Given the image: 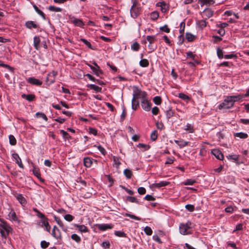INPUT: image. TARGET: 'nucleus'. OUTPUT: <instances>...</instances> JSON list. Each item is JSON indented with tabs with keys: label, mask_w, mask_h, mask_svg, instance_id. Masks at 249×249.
I'll list each match as a JSON object with an SVG mask.
<instances>
[{
	"label": "nucleus",
	"mask_w": 249,
	"mask_h": 249,
	"mask_svg": "<svg viewBox=\"0 0 249 249\" xmlns=\"http://www.w3.org/2000/svg\"><path fill=\"white\" fill-rule=\"evenodd\" d=\"M0 233L2 237L6 238L12 231V228L2 218H0Z\"/></svg>",
	"instance_id": "1"
},
{
	"label": "nucleus",
	"mask_w": 249,
	"mask_h": 249,
	"mask_svg": "<svg viewBox=\"0 0 249 249\" xmlns=\"http://www.w3.org/2000/svg\"><path fill=\"white\" fill-rule=\"evenodd\" d=\"M133 5L130 9V15L131 17L136 18L140 14L141 8L140 7L137 6L138 2L136 0H132Z\"/></svg>",
	"instance_id": "2"
},
{
	"label": "nucleus",
	"mask_w": 249,
	"mask_h": 249,
	"mask_svg": "<svg viewBox=\"0 0 249 249\" xmlns=\"http://www.w3.org/2000/svg\"><path fill=\"white\" fill-rule=\"evenodd\" d=\"M147 94L146 92L142 91L137 87L136 89L133 91V101H135L136 99H141L142 100L147 98Z\"/></svg>",
	"instance_id": "3"
},
{
	"label": "nucleus",
	"mask_w": 249,
	"mask_h": 249,
	"mask_svg": "<svg viewBox=\"0 0 249 249\" xmlns=\"http://www.w3.org/2000/svg\"><path fill=\"white\" fill-rule=\"evenodd\" d=\"M191 222L188 221L186 223H180L179 227V232L183 235L190 234L189 230L191 228Z\"/></svg>",
	"instance_id": "4"
},
{
	"label": "nucleus",
	"mask_w": 249,
	"mask_h": 249,
	"mask_svg": "<svg viewBox=\"0 0 249 249\" xmlns=\"http://www.w3.org/2000/svg\"><path fill=\"white\" fill-rule=\"evenodd\" d=\"M233 105L234 104L232 101L229 98V96H228L226 97L224 101L218 105V107L219 109H229L232 107Z\"/></svg>",
	"instance_id": "5"
},
{
	"label": "nucleus",
	"mask_w": 249,
	"mask_h": 249,
	"mask_svg": "<svg viewBox=\"0 0 249 249\" xmlns=\"http://www.w3.org/2000/svg\"><path fill=\"white\" fill-rule=\"evenodd\" d=\"M57 74V71H53L47 74L46 82L48 83L49 85H50L55 82V77Z\"/></svg>",
	"instance_id": "6"
},
{
	"label": "nucleus",
	"mask_w": 249,
	"mask_h": 249,
	"mask_svg": "<svg viewBox=\"0 0 249 249\" xmlns=\"http://www.w3.org/2000/svg\"><path fill=\"white\" fill-rule=\"evenodd\" d=\"M26 81L28 83L36 86H41L42 84V82L41 80L34 77H29Z\"/></svg>",
	"instance_id": "7"
},
{
	"label": "nucleus",
	"mask_w": 249,
	"mask_h": 249,
	"mask_svg": "<svg viewBox=\"0 0 249 249\" xmlns=\"http://www.w3.org/2000/svg\"><path fill=\"white\" fill-rule=\"evenodd\" d=\"M151 103L148 100L147 98L141 101V106L143 110L149 111L151 109Z\"/></svg>",
	"instance_id": "8"
},
{
	"label": "nucleus",
	"mask_w": 249,
	"mask_h": 249,
	"mask_svg": "<svg viewBox=\"0 0 249 249\" xmlns=\"http://www.w3.org/2000/svg\"><path fill=\"white\" fill-rule=\"evenodd\" d=\"M52 235L53 237L56 238V239H61V234L60 230L58 228L54 226L53 227V230L52 231Z\"/></svg>",
	"instance_id": "9"
},
{
	"label": "nucleus",
	"mask_w": 249,
	"mask_h": 249,
	"mask_svg": "<svg viewBox=\"0 0 249 249\" xmlns=\"http://www.w3.org/2000/svg\"><path fill=\"white\" fill-rule=\"evenodd\" d=\"M113 226L111 224H101L97 225V228L101 231H105L108 229H111L113 228Z\"/></svg>",
	"instance_id": "10"
},
{
	"label": "nucleus",
	"mask_w": 249,
	"mask_h": 249,
	"mask_svg": "<svg viewBox=\"0 0 249 249\" xmlns=\"http://www.w3.org/2000/svg\"><path fill=\"white\" fill-rule=\"evenodd\" d=\"M211 153L213 155L215 158L219 160H223L224 159V156L222 152L218 149H214L211 151Z\"/></svg>",
	"instance_id": "11"
},
{
	"label": "nucleus",
	"mask_w": 249,
	"mask_h": 249,
	"mask_svg": "<svg viewBox=\"0 0 249 249\" xmlns=\"http://www.w3.org/2000/svg\"><path fill=\"white\" fill-rule=\"evenodd\" d=\"M229 98L231 99L233 104L235 102L242 101L243 99V94H239L237 95L229 96Z\"/></svg>",
	"instance_id": "12"
},
{
	"label": "nucleus",
	"mask_w": 249,
	"mask_h": 249,
	"mask_svg": "<svg viewBox=\"0 0 249 249\" xmlns=\"http://www.w3.org/2000/svg\"><path fill=\"white\" fill-rule=\"evenodd\" d=\"M74 227L78 229V230L81 233H86L89 231V230L88 227L85 226L84 225H78L75 224H74Z\"/></svg>",
	"instance_id": "13"
},
{
	"label": "nucleus",
	"mask_w": 249,
	"mask_h": 249,
	"mask_svg": "<svg viewBox=\"0 0 249 249\" xmlns=\"http://www.w3.org/2000/svg\"><path fill=\"white\" fill-rule=\"evenodd\" d=\"M96 160L89 157H86L84 159V164L86 167H90L93 163V161Z\"/></svg>",
	"instance_id": "14"
},
{
	"label": "nucleus",
	"mask_w": 249,
	"mask_h": 249,
	"mask_svg": "<svg viewBox=\"0 0 249 249\" xmlns=\"http://www.w3.org/2000/svg\"><path fill=\"white\" fill-rule=\"evenodd\" d=\"M12 157L16 160V163L18 164L19 167L23 168V165L22 163L21 159L17 153H13L12 154Z\"/></svg>",
	"instance_id": "15"
},
{
	"label": "nucleus",
	"mask_w": 249,
	"mask_h": 249,
	"mask_svg": "<svg viewBox=\"0 0 249 249\" xmlns=\"http://www.w3.org/2000/svg\"><path fill=\"white\" fill-rule=\"evenodd\" d=\"M87 65L90 68V69L92 71L94 72V73L97 76H99L100 74H103V72L102 70H101L100 69V68H99V71H98V69H97V67H94L89 64H87Z\"/></svg>",
	"instance_id": "16"
},
{
	"label": "nucleus",
	"mask_w": 249,
	"mask_h": 249,
	"mask_svg": "<svg viewBox=\"0 0 249 249\" xmlns=\"http://www.w3.org/2000/svg\"><path fill=\"white\" fill-rule=\"evenodd\" d=\"M25 26L27 28L30 29L37 28L38 26V25L33 21H28L26 22Z\"/></svg>",
	"instance_id": "17"
},
{
	"label": "nucleus",
	"mask_w": 249,
	"mask_h": 249,
	"mask_svg": "<svg viewBox=\"0 0 249 249\" xmlns=\"http://www.w3.org/2000/svg\"><path fill=\"white\" fill-rule=\"evenodd\" d=\"M21 97L23 99H25L29 102H31L35 99L36 96L34 94H26L23 93L21 95Z\"/></svg>",
	"instance_id": "18"
},
{
	"label": "nucleus",
	"mask_w": 249,
	"mask_h": 249,
	"mask_svg": "<svg viewBox=\"0 0 249 249\" xmlns=\"http://www.w3.org/2000/svg\"><path fill=\"white\" fill-rule=\"evenodd\" d=\"M40 42V39L39 36H35L34 37V46L35 49L37 50L40 48L39 44Z\"/></svg>",
	"instance_id": "19"
},
{
	"label": "nucleus",
	"mask_w": 249,
	"mask_h": 249,
	"mask_svg": "<svg viewBox=\"0 0 249 249\" xmlns=\"http://www.w3.org/2000/svg\"><path fill=\"white\" fill-rule=\"evenodd\" d=\"M175 142L180 148L184 147L188 145L189 142L184 141L183 140H175Z\"/></svg>",
	"instance_id": "20"
},
{
	"label": "nucleus",
	"mask_w": 249,
	"mask_h": 249,
	"mask_svg": "<svg viewBox=\"0 0 249 249\" xmlns=\"http://www.w3.org/2000/svg\"><path fill=\"white\" fill-rule=\"evenodd\" d=\"M71 22L73 23L75 26H78L80 27H82L84 25V23L81 19H77L74 18L73 19L71 20Z\"/></svg>",
	"instance_id": "21"
},
{
	"label": "nucleus",
	"mask_w": 249,
	"mask_h": 249,
	"mask_svg": "<svg viewBox=\"0 0 249 249\" xmlns=\"http://www.w3.org/2000/svg\"><path fill=\"white\" fill-rule=\"evenodd\" d=\"M168 182L161 181L159 183H155L152 184L153 186L155 188H160L162 187L166 186L169 184Z\"/></svg>",
	"instance_id": "22"
},
{
	"label": "nucleus",
	"mask_w": 249,
	"mask_h": 249,
	"mask_svg": "<svg viewBox=\"0 0 249 249\" xmlns=\"http://www.w3.org/2000/svg\"><path fill=\"white\" fill-rule=\"evenodd\" d=\"M157 4L160 6L161 11L163 13L166 12L168 10V6L164 1L159 2Z\"/></svg>",
	"instance_id": "23"
},
{
	"label": "nucleus",
	"mask_w": 249,
	"mask_h": 249,
	"mask_svg": "<svg viewBox=\"0 0 249 249\" xmlns=\"http://www.w3.org/2000/svg\"><path fill=\"white\" fill-rule=\"evenodd\" d=\"M16 198L22 205H24L26 204V200L21 194H17Z\"/></svg>",
	"instance_id": "24"
},
{
	"label": "nucleus",
	"mask_w": 249,
	"mask_h": 249,
	"mask_svg": "<svg viewBox=\"0 0 249 249\" xmlns=\"http://www.w3.org/2000/svg\"><path fill=\"white\" fill-rule=\"evenodd\" d=\"M88 87L91 89L96 91L97 92H101L102 89V88L94 84L89 85H88Z\"/></svg>",
	"instance_id": "25"
},
{
	"label": "nucleus",
	"mask_w": 249,
	"mask_h": 249,
	"mask_svg": "<svg viewBox=\"0 0 249 249\" xmlns=\"http://www.w3.org/2000/svg\"><path fill=\"white\" fill-rule=\"evenodd\" d=\"M47 220H48V219L46 218V219L42 220V221H41L42 225L41 226H42V227L44 226L45 228V230L48 232H50V230H51V226L49 225L48 222L47 221Z\"/></svg>",
	"instance_id": "26"
},
{
	"label": "nucleus",
	"mask_w": 249,
	"mask_h": 249,
	"mask_svg": "<svg viewBox=\"0 0 249 249\" xmlns=\"http://www.w3.org/2000/svg\"><path fill=\"white\" fill-rule=\"evenodd\" d=\"M126 200L131 203H136L139 204H141L142 203L134 196H127L126 197Z\"/></svg>",
	"instance_id": "27"
},
{
	"label": "nucleus",
	"mask_w": 249,
	"mask_h": 249,
	"mask_svg": "<svg viewBox=\"0 0 249 249\" xmlns=\"http://www.w3.org/2000/svg\"><path fill=\"white\" fill-rule=\"evenodd\" d=\"M185 130L188 131L189 133H193L195 132V129L194 128V126L193 124H187L184 127V129Z\"/></svg>",
	"instance_id": "28"
},
{
	"label": "nucleus",
	"mask_w": 249,
	"mask_h": 249,
	"mask_svg": "<svg viewBox=\"0 0 249 249\" xmlns=\"http://www.w3.org/2000/svg\"><path fill=\"white\" fill-rule=\"evenodd\" d=\"M33 211L36 213V216L41 218L42 220L46 219L47 218L45 217V215L41 213L39 211H38L36 208H33Z\"/></svg>",
	"instance_id": "29"
},
{
	"label": "nucleus",
	"mask_w": 249,
	"mask_h": 249,
	"mask_svg": "<svg viewBox=\"0 0 249 249\" xmlns=\"http://www.w3.org/2000/svg\"><path fill=\"white\" fill-rule=\"evenodd\" d=\"M48 9L50 11L55 12H61L62 11V9L60 7H57L53 5L49 6L48 7Z\"/></svg>",
	"instance_id": "30"
},
{
	"label": "nucleus",
	"mask_w": 249,
	"mask_h": 249,
	"mask_svg": "<svg viewBox=\"0 0 249 249\" xmlns=\"http://www.w3.org/2000/svg\"><path fill=\"white\" fill-rule=\"evenodd\" d=\"M235 137H238L240 139H246L248 138V135L247 133L244 132H238L234 133Z\"/></svg>",
	"instance_id": "31"
},
{
	"label": "nucleus",
	"mask_w": 249,
	"mask_h": 249,
	"mask_svg": "<svg viewBox=\"0 0 249 249\" xmlns=\"http://www.w3.org/2000/svg\"><path fill=\"white\" fill-rule=\"evenodd\" d=\"M199 2L201 6L204 4L212 5L214 2L213 0H199Z\"/></svg>",
	"instance_id": "32"
},
{
	"label": "nucleus",
	"mask_w": 249,
	"mask_h": 249,
	"mask_svg": "<svg viewBox=\"0 0 249 249\" xmlns=\"http://www.w3.org/2000/svg\"><path fill=\"white\" fill-rule=\"evenodd\" d=\"M8 216H9L11 220L14 221H18V218L17 216L16 213L14 211H11Z\"/></svg>",
	"instance_id": "33"
},
{
	"label": "nucleus",
	"mask_w": 249,
	"mask_h": 249,
	"mask_svg": "<svg viewBox=\"0 0 249 249\" xmlns=\"http://www.w3.org/2000/svg\"><path fill=\"white\" fill-rule=\"evenodd\" d=\"M166 116L168 120L170 118H171L174 114V112L171 108H169L165 111Z\"/></svg>",
	"instance_id": "34"
},
{
	"label": "nucleus",
	"mask_w": 249,
	"mask_h": 249,
	"mask_svg": "<svg viewBox=\"0 0 249 249\" xmlns=\"http://www.w3.org/2000/svg\"><path fill=\"white\" fill-rule=\"evenodd\" d=\"M185 37H186V39L189 42L193 41L196 38L195 36H194V35H193L190 33H186V35H185Z\"/></svg>",
	"instance_id": "35"
},
{
	"label": "nucleus",
	"mask_w": 249,
	"mask_h": 249,
	"mask_svg": "<svg viewBox=\"0 0 249 249\" xmlns=\"http://www.w3.org/2000/svg\"><path fill=\"white\" fill-rule=\"evenodd\" d=\"M124 174L128 179L131 178L132 176V172L129 169H125L124 171Z\"/></svg>",
	"instance_id": "36"
},
{
	"label": "nucleus",
	"mask_w": 249,
	"mask_h": 249,
	"mask_svg": "<svg viewBox=\"0 0 249 249\" xmlns=\"http://www.w3.org/2000/svg\"><path fill=\"white\" fill-rule=\"evenodd\" d=\"M158 138V131L156 130H154L152 131L150 134V139L152 141H155Z\"/></svg>",
	"instance_id": "37"
},
{
	"label": "nucleus",
	"mask_w": 249,
	"mask_h": 249,
	"mask_svg": "<svg viewBox=\"0 0 249 249\" xmlns=\"http://www.w3.org/2000/svg\"><path fill=\"white\" fill-rule=\"evenodd\" d=\"M0 66L6 68L10 71L14 72V69L13 67L7 64H4L2 61L0 60Z\"/></svg>",
	"instance_id": "38"
},
{
	"label": "nucleus",
	"mask_w": 249,
	"mask_h": 249,
	"mask_svg": "<svg viewBox=\"0 0 249 249\" xmlns=\"http://www.w3.org/2000/svg\"><path fill=\"white\" fill-rule=\"evenodd\" d=\"M203 13L208 18L211 17L213 15V12L209 9H205L203 11Z\"/></svg>",
	"instance_id": "39"
},
{
	"label": "nucleus",
	"mask_w": 249,
	"mask_h": 249,
	"mask_svg": "<svg viewBox=\"0 0 249 249\" xmlns=\"http://www.w3.org/2000/svg\"><path fill=\"white\" fill-rule=\"evenodd\" d=\"M71 238L77 243H79L81 241V237L75 233L72 234L71 235Z\"/></svg>",
	"instance_id": "40"
},
{
	"label": "nucleus",
	"mask_w": 249,
	"mask_h": 249,
	"mask_svg": "<svg viewBox=\"0 0 249 249\" xmlns=\"http://www.w3.org/2000/svg\"><path fill=\"white\" fill-rule=\"evenodd\" d=\"M140 65L142 67H146L149 65V62L146 59H142L140 61Z\"/></svg>",
	"instance_id": "41"
},
{
	"label": "nucleus",
	"mask_w": 249,
	"mask_h": 249,
	"mask_svg": "<svg viewBox=\"0 0 249 249\" xmlns=\"http://www.w3.org/2000/svg\"><path fill=\"white\" fill-rule=\"evenodd\" d=\"M114 234L118 237H126V234L124 231H115Z\"/></svg>",
	"instance_id": "42"
},
{
	"label": "nucleus",
	"mask_w": 249,
	"mask_h": 249,
	"mask_svg": "<svg viewBox=\"0 0 249 249\" xmlns=\"http://www.w3.org/2000/svg\"><path fill=\"white\" fill-rule=\"evenodd\" d=\"M9 143L11 145H15L17 143V140L15 138V137L12 135H10L9 136Z\"/></svg>",
	"instance_id": "43"
},
{
	"label": "nucleus",
	"mask_w": 249,
	"mask_h": 249,
	"mask_svg": "<svg viewBox=\"0 0 249 249\" xmlns=\"http://www.w3.org/2000/svg\"><path fill=\"white\" fill-rule=\"evenodd\" d=\"M146 40L149 42V44L153 43L156 40L155 36H147Z\"/></svg>",
	"instance_id": "44"
},
{
	"label": "nucleus",
	"mask_w": 249,
	"mask_h": 249,
	"mask_svg": "<svg viewBox=\"0 0 249 249\" xmlns=\"http://www.w3.org/2000/svg\"><path fill=\"white\" fill-rule=\"evenodd\" d=\"M131 49L134 51H138L140 49V44L137 42H135L131 45Z\"/></svg>",
	"instance_id": "45"
},
{
	"label": "nucleus",
	"mask_w": 249,
	"mask_h": 249,
	"mask_svg": "<svg viewBox=\"0 0 249 249\" xmlns=\"http://www.w3.org/2000/svg\"><path fill=\"white\" fill-rule=\"evenodd\" d=\"M159 17V13L157 11L152 12L150 14V18L152 20H155L158 19Z\"/></svg>",
	"instance_id": "46"
},
{
	"label": "nucleus",
	"mask_w": 249,
	"mask_h": 249,
	"mask_svg": "<svg viewBox=\"0 0 249 249\" xmlns=\"http://www.w3.org/2000/svg\"><path fill=\"white\" fill-rule=\"evenodd\" d=\"M197 24L199 27L203 29L207 25L206 22L204 20H200L197 22Z\"/></svg>",
	"instance_id": "47"
},
{
	"label": "nucleus",
	"mask_w": 249,
	"mask_h": 249,
	"mask_svg": "<svg viewBox=\"0 0 249 249\" xmlns=\"http://www.w3.org/2000/svg\"><path fill=\"white\" fill-rule=\"evenodd\" d=\"M217 55L219 59H222L224 57V52L220 48H217L216 50Z\"/></svg>",
	"instance_id": "48"
},
{
	"label": "nucleus",
	"mask_w": 249,
	"mask_h": 249,
	"mask_svg": "<svg viewBox=\"0 0 249 249\" xmlns=\"http://www.w3.org/2000/svg\"><path fill=\"white\" fill-rule=\"evenodd\" d=\"M36 116L37 118H40V117H41L45 121H48V118L46 116V115L43 113H42V112H36Z\"/></svg>",
	"instance_id": "49"
},
{
	"label": "nucleus",
	"mask_w": 249,
	"mask_h": 249,
	"mask_svg": "<svg viewBox=\"0 0 249 249\" xmlns=\"http://www.w3.org/2000/svg\"><path fill=\"white\" fill-rule=\"evenodd\" d=\"M153 100L154 103L157 105H159L161 103V98L159 96L154 97Z\"/></svg>",
	"instance_id": "50"
},
{
	"label": "nucleus",
	"mask_w": 249,
	"mask_h": 249,
	"mask_svg": "<svg viewBox=\"0 0 249 249\" xmlns=\"http://www.w3.org/2000/svg\"><path fill=\"white\" fill-rule=\"evenodd\" d=\"M33 172L34 175L35 176H36L37 178H39L40 177L39 169L38 168L34 167Z\"/></svg>",
	"instance_id": "51"
},
{
	"label": "nucleus",
	"mask_w": 249,
	"mask_h": 249,
	"mask_svg": "<svg viewBox=\"0 0 249 249\" xmlns=\"http://www.w3.org/2000/svg\"><path fill=\"white\" fill-rule=\"evenodd\" d=\"M178 97H179V98H180V99H181L184 101H187L190 100L189 97L188 95H187L183 93H179L178 95Z\"/></svg>",
	"instance_id": "52"
},
{
	"label": "nucleus",
	"mask_w": 249,
	"mask_h": 249,
	"mask_svg": "<svg viewBox=\"0 0 249 249\" xmlns=\"http://www.w3.org/2000/svg\"><path fill=\"white\" fill-rule=\"evenodd\" d=\"M139 106V102L138 101H133L132 99V108L136 110L137 107Z\"/></svg>",
	"instance_id": "53"
},
{
	"label": "nucleus",
	"mask_w": 249,
	"mask_h": 249,
	"mask_svg": "<svg viewBox=\"0 0 249 249\" xmlns=\"http://www.w3.org/2000/svg\"><path fill=\"white\" fill-rule=\"evenodd\" d=\"M137 147L140 148H143L144 150H147L150 148V146L143 143H139L137 145Z\"/></svg>",
	"instance_id": "54"
},
{
	"label": "nucleus",
	"mask_w": 249,
	"mask_h": 249,
	"mask_svg": "<svg viewBox=\"0 0 249 249\" xmlns=\"http://www.w3.org/2000/svg\"><path fill=\"white\" fill-rule=\"evenodd\" d=\"M144 231L147 235H151L152 234V230L151 228L148 226H146L144 229Z\"/></svg>",
	"instance_id": "55"
},
{
	"label": "nucleus",
	"mask_w": 249,
	"mask_h": 249,
	"mask_svg": "<svg viewBox=\"0 0 249 249\" xmlns=\"http://www.w3.org/2000/svg\"><path fill=\"white\" fill-rule=\"evenodd\" d=\"M50 245V243L48 242H46L45 240H43L40 243V246L41 248L45 249L47 248Z\"/></svg>",
	"instance_id": "56"
},
{
	"label": "nucleus",
	"mask_w": 249,
	"mask_h": 249,
	"mask_svg": "<svg viewBox=\"0 0 249 249\" xmlns=\"http://www.w3.org/2000/svg\"><path fill=\"white\" fill-rule=\"evenodd\" d=\"M81 41L84 43L87 47H88L89 48L93 50L92 46L90 43L87 40L84 38H81Z\"/></svg>",
	"instance_id": "57"
},
{
	"label": "nucleus",
	"mask_w": 249,
	"mask_h": 249,
	"mask_svg": "<svg viewBox=\"0 0 249 249\" xmlns=\"http://www.w3.org/2000/svg\"><path fill=\"white\" fill-rule=\"evenodd\" d=\"M160 29L166 33H169L170 32V29L168 28L167 25H164L163 26L160 27Z\"/></svg>",
	"instance_id": "58"
},
{
	"label": "nucleus",
	"mask_w": 249,
	"mask_h": 249,
	"mask_svg": "<svg viewBox=\"0 0 249 249\" xmlns=\"http://www.w3.org/2000/svg\"><path fill=\"white\" fill-rule=\"evenodd\" d=\"M196 180L192 179H187L185 182H184L185 185H193L195 182Z\"/></svg>",
	"instance_id": "59"
},
{
	"label": "nucleus",
	"mask_w": 249,
	"mask_h": 249,
	"mask_svg": "<svg viewBox=\"0 0 249 249\" xmlns=\"http://www.w3.org/2000/svg\"><path fill=\"white\" fill-rule=\"evenodd\" d=\"M64 219L69 222H71L73 220L74 217L70 214H67L64 216Z\"/></svg>",
	"instance_id": "60"
},
{
	"label": "nucleus",
	"mask_w": 249,
	"mask_h": 249,
	"mask_svg": "<svg viewBox=\"0 0 249 249\" xmlns=\"http://www.w3.org/2000/svg\"><path fill=\"white\" fill-rule=\"evenodd\" d=\"M185 22H182L180 23V28L179 30V32L181 34V35L179 36V37H181L182 35H183L184 31V28H185Z\"/></svg>",
	"instance_id": "61"
},
{
	"label": "nucleus",
	"mask_w": 249,
	"mask_h": 249,
	"mask_svg": "<svg viewBox=\"0 0 249 249\" xmlns=\"http://www.w3.org/2000/svg\"><path fill=\"white\" fill-rule=\"evenodd\" d=\"M185 208L190 212H192L195 210V207L191 204H187L185 205Z\"/></svg>",
	"instance_id": "62"
},
{
	"label": "nucleus",
	"mask_w": 249,
	"mask_h": 249,
	"mask_svg": "<svg viewBox=\"0 0 249 249\" xmlns=\"http://www.w3.org/2000/svg\"><path fill=\"white\" fill-rule=\"evenodd\" d=\"M156 125L157 129L160 130H162L164 127L163 124L161 122H157L156 123Z\"/></svg>",
	"instance_id": "63"
},
{
	"label": "nucleus",
	"mask_w": 249,
	"mask_h": 249,
	"mask_svg": "<svg viewBox=\"0 0 249 249\" xmlns=\"http://www.w3.org/2000/svg\"><path fill=\"white\" fill-rule=\"evenodd\" d=\"M102 247L105 249H107L110 248V243L108 241L103 242L101 244Z\"/></svg>",
	"instance_id": "64"
}]
</instances>
